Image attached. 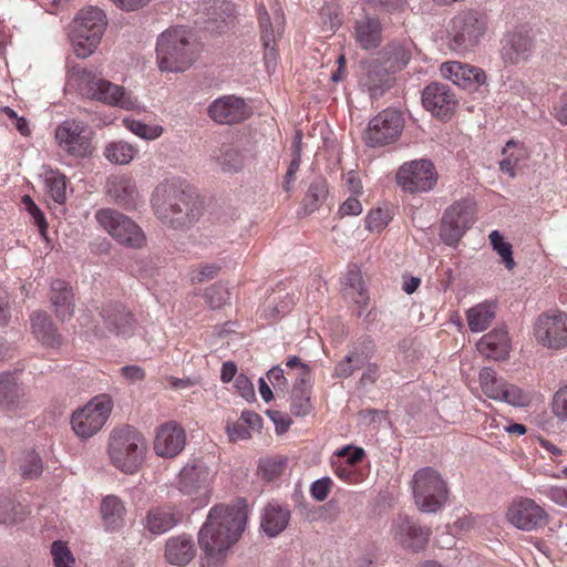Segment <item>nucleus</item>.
I'll list each match as a JSON object with an SVG mask.
<instances>
[{
    "label": "nucleus",
    "mask_w": 567,
    "mask_h": 567,
    "mask_svg": "<svg viewBox=\"0 0 567 567\" xmlns=\"http://www.w3.org/2000/svg\"><path fill=\"white\" fill-rule=\"evenodd\" d=\"M246 522L245 506H213L198 534V545L204 553L200 567H223L228 550L239 539Z\"/></svg>",
    "instance_id": "1"
},
{
    "label": "nucleus",
    "mask_w": 567,
    "mask_h": 567,
    "mask_svg": "<svg viewBox=\"0 0 567 567\" xmlns=\"http://www.w3.org/2000/svg\"><path fill=\"white\" fill-rule=\"evenodd\" d=\"M155 216L172 228H184L198 220L203 213L199 196L181 179H166L152 195Z\"/></svg>",
    "instance_id": "2"
},
{
    "label": "nucleus",
    "mask_w": 567,
    "mask_h": 567,
    "mask_svg": "<svg viewBox=\"0 0 567 567\" xmlns=\"http://www.w3.org/2000/svg\"><path fill=\"white\" fill-rule=\"evenodd\" d=\"M199 44L186 27L162 32L156 42V60L162 72H184L197 60Z\"/></svg>",
    "instance_id": "3"
},
{
    "label": "nucleus",
    "mask_w": 567,
    "mask_h": 567,
    "mask_svg": "<svg viewBox=\"0 0 567 567\" xmlns=\"http://www.w3.org/2000/svg\"><path fill=\"white\" fill-rule=\"evenodd\" d=\"M147 442L137 429L125 425L114 429L109 439L107 454L111 464L125 474H135L145 462Z\"/></svg>",
    "instance_id": "4"
},
{
    "label": "nucleus",
    "mask_w": 567,
    "mask_h": 567,
    "mask_svg": "<svg viewBox=\"0 0 567 567\" xmlns=\"http://www.w3.org/2000/svg\"><path fill=\"white\" fill-rule=\"evenodd\" d=\"M70 81L83 96L89 99L125 110H131L135 106V100L124 86L105 80L93 70L74 66L70 73Z\"/></svg>",
    "instance_id": "5"
},
{
    "label": "nucleus",
    "mask_w": 567,
    "mask_h": 567,
    "mask_svg": "<svg viewBox=\"0 0 567 567\" xmlns=\"http://www.w3.org/2000/svg\"><path fill=\"white\" fill-rule=\"evenodd\" d=\"M106 25V16L97 7H87L78 13L69 34L78 58L85 59L95 52Z\"/></svg>",
    "instance_id": "6"
},
{
    "label": "nucleus",
    "mask_w": 567,
    "mask_h": 567,
    "mask_svg": "<svg viewBox=\"0 0 567 567\" xmlns=\"http://www.w3.org/2000/svg\"><path fill=\"white\" fill-rule=\"evenodd\" d=\"M487 16L477 10L467 9L458 12L451 21L450 48L456 53L473 51L487 31Z\"/></svg>",
    "instance_id": "7"
},
{
    "label": "nucleus",
    "mask_w": 567,
    "mask_h": 567,
    "mask_svg": "<svg viewBox=\"0 0 567 567\" xmlns=\"http://www.w3.org/2000/svg\"><path fill=\"white\" fill-rule=\"evenodd\" d=\"M216 475V466H209L202 460H195L181 470L176 480V488L183 495L190 497L196 508L203 507L210 499Z\"/></svg>",
    "instance_id": "8"
},
{
    "label": "nucleus",
    "mask_w": 567,
    "mask_h": 567,
    "mask_svg": "<svg viewBox=\"0 0 567 567\" xmlns=\"http://www.w3.org/2000/svg\"><path fill=\"white\" fill-rule=\"evenodd\" d=\"M411 487L415 505L423 513H436L447 501V485L431 467L416 471Z\"/></svg>",
    "instance_id": "9"
},
{
    "label": "nucleus",
    "mask_w": 567,
    "mask_h": 567,
    "mask_svg": "<svg viewBox=\"0 0 567 567\" xmlns=\"http://www.w3.org/2000/svg\"><path fill=\"white\" fill-rule=\"evenodd\" d=\"M113 410V400L109 394H100L91 399L83 408L71 416L74 433L81 439H90L105 425Z\"/></svg>",
    "instance_id": "10"
},
{
    "label": "nucleus",
    "mask_w": 567,
    "mask_h": 567,
    "mask_svg": "<svg viewBox=\"0 0 567 567\" xmlns=\"http://www.w3.org/2000/svg\"><path fill=\"white\" fill-rule=\"evenodd\" d=\"M95 219L120 245L135 249L145 245L144 231L126 215L113 208H101L95 213Z\"/></svg>",
    "instance_id": "11"
},
{
    "label": "nucleus",
    "mask_w": 567,
    "mask_h": 567,
    "mask_svg": "<svg viewBox=\"0 0 567 567\" xmlns=\"http://www.w3.org/2000/svg\"><path fill=\"white\" fill-rule=\"evenodd\" d=\"M475 219V204L462 199L449 206L441 220L440 237L449 246L456 245Z\"/></svg>",
    "instance_id": "12"
},
{
    "label": "nucleus",
    "mask_w": 567,
    "mask_h": 567,
    "mask_svg": "<svg viewBox=\"0 0 567 567\" xmlns=\"http://www.w3.org/2000/svg\"><path fill=\"white\" fill-rule=\"evenodd\" d=\"M91 134L87 125L76 120H65L55 128V140L59 147L76 158H83L92 154Z\"/></svg>",
    "instance_id": "13"
},
{
    "label": "nucleus",
    "mask_w": 567,
    "mask_h": 567,
    "mask_svg": "<svg viewBox=\"0 0 567 567\" xmlns=\"http://www.w3.org/2000/svg\"><path fill=\"white\" fill-rule=\"evenodd\" d=\"M404 127L402 113L394 109H386L374 116L364 134L367 145L371 147L394 143Z\"/></svg>",
    "instance_id": "14"
},
{
    "label": "nucleus",
    "mask_w": 567,
    "mask_h": 567,
    "mask_svg": "<svg viewBox=\"0 0 567 567\" xmlns=\"http://www.w3.org/2000/svg\"><path fill=\"white\" fill-rule=\"evenodd\" d=\"M396 182L403 190L409 193L429 192L437 182V173L431 161H411L399 168Z\"/></svg>",
    "instance_id": "15"
},
{
    "label": "nucleus",
    "mask_w": 567,
    "mask_h": 567,
    "mask_svg": "<svg viewBox=\"0 0 567 567\" xmlns=\"http://www.w3.org/2000/svg\"><path fill=\"white\" fill-rule=\"evenodd\" d=\"M505 516L509 524L525 532L536 530L548 523V513L534 499L527 497L514 498Z\"/></svg>",
    "instance_id": "16"
},
{
    "label": "nucleus",
    "mask_w": 567,
    "mask_h": 567,
    "mask_svg": "<svg viewBox=\"0 0 567 567\" xmlns=\"http://www.w3.org/2000/svg\"><path fill=\"white\" fill-rule=\"evenodd\" d=\"M365 453L362 447L352 445L337 450L331 458L334 475L347 484L357 485L364 481V474L357 465L362 462Z\"/></svg>",
    "instance_id": "17"
},
{
    "label": "nucleus",
    "mask_w": 567,
    "mask_h": 567,
    "mask_svg": "<svg viewBox=\"0 0 567 567\" xmlns=\"http://www.w3.org/2000/svg\"><path fill=\"white\" fill-rule=\"evenodd\" d=\"M422 104L432 115L446 120L455 111L457 99L447 84L432 82L422 92Z\"/></svg>",
    "instance_id": "18"
},
{
    "label": "nucleus",
    "mask_w": 567,
    "mask_h": 567,
    "mask_svg": "<svg viewBox=\"0 0 567 567\" xmlns=\"http://www.w3.org/2000/svg\"><path fill=\"white\" fill-rule=\"evenodd\" d=\"M208 116L218 124H237L250 116V107L243 97L224 95L207 107Z\"/></svg>",
    "instance_id": "19"
},
{
    "label": "nucleus",
    "mask_w": 567,
    "mask_h": 567,
    "mask_svg": "<svg viewBox=\"0 0 567 567\" xmlns=\"http://www.w3.org/2000/svg\"><path fill=\"white\" fill-rule=\"evenodd\" d=\"M186 432L176 421L161 424L155 432L153 449L157 456L174 458L184 450Z\"/></svg>",
    "instance_id": "20"
},
{
    "label": "nucleus",
    "mask_w": 567,
    "mask_h": 567,
    "mask_svg": "<svg viewBox=\"0 0 567 567\" xmlns=\"http://www.w3.org/2000/svg\"><path fill=\"white\" fill-rule=\"evenodd\" d=\"M501 44V58L505 64L509 65L527 61L535 47L529 31L523 29L504 34Z\"/></svg>",
    "instance_id": "21"
},
{
    "label": "nucleus",
    "mask_w": 567,
    "mask_h": 567,
    "mask_svg": "<svg viewBox=\"0 0 567 567\" xmlns=\"http://www.w3.org/2000/svg\"><path fill=\"white\" fill-rule=\"evenodd\" d=\"M393 537L402 547L412 551L424 549L429 543L431 529L422 527L406 516H400L394 520Z\"/></svg>",
    "instance_id": "22"
},
{
    "label": "nucleus",
    "mask_w": 567,
    "mask_h": 567,
    "mask_svg": "<svg viewBox=\"0 0 567 567\" xmlns=\"http://www.w3.org/2000/svg\"><path fill=\"white\" fill-rule=\"evenodd\" d=\"M440 70L444 79L466 90H476L486 82L484 70L471 64L450 61L443 63Z\"/></svg>",
    "instance_id": "23"
},
{
    "label": "nucleus",
    "mask_w": 567,
    "mask_h": 567,
    "mask_svg": "<svg viewBox=\"0 0 567 567\" xmlns=\"http://www.w3.org/2000/svg\"><path fill=\"white\" fill-rule=\"evenodd\" d=\"M235 4L228 0H213L204 4L203 25L212 33H221L235 19Z\"/></svg>",
    "instance_id": "24"
},
{
    "label": "nucleus",
    "mask_w": 567,
    "mask_h": 567,
    "mask_svg": "<svg viewBox=\"0 0 567 567\" xmlns=\"http://www.w3.org/2000/svg\"><path fill=\"white\" fill-rule=\"evenodd\" d=\"M106 192L115 204L128 210L136 209L142 202L135 182L125 175L110 177Z\"/></svg>",
    "instance_id": "25"
},
{
    "label": "nucleus",
    "mask_w": 567,
    "mask_h": 567,
    "mask_svg": "<svg viewBox=\"0 0 567 567\" xmlns=\"http://www.w3.org/2000/svg\"><path fill=\"white\" fill-rule=\"evenodd\" d=\"M390 71L379 61L371 62L360 78L361 87L369 93L371 99L381 97L392 86L393 79Z\"/></svg>",
    "instance_id": "26"
},
{
    "label": "nucleus",
    "mask_w": 567,
    "mask_h": 567,
    "mask_svg": "<svg viewBox=\"0 0 567 567\" xmlns=\"http://www.w3.org/2000/svg\"><path fill=\"white\" fill-rule=\"evenodd\" d=\"M343 297L352 300L357 305V317L363 316L365 306L369 302V295L363 281L362 272L357 266L348 269L343 278L342 287Z\"/></svg>",
    "instance_id": "27"
},
{
    "label": "nucleus",
    "mask_w": 567,
    "mask_h": 567,
    "mask_svg": "<svg viewBox=\"0 0 567 567\" xmlns=\"http://www.w3.org/2000/svg\"><path fill=\"white\" fill-rule=\"evenodd\" d=\"M413 49L414 44L411 41H392L382 49L379 61L391 73H395L409 64Z\"/></svg>",
    "instance_id": "28"
},
{
    "label": "nucleus",
    "mask_w": 567,
    "mask_h": 567,
    "mask_svg": "<svg viewBox=\"0 0 567 567\" xmlns=\"http://www.w3.org/2000/svg\"><path fill=\"white\" fill-rule=\"evenodd\" d=\"M534 328L537 341L549 349H561L567 346V321H538Z\"/></svg>",
    "instance_id": "29"
},
{
    "label": "nucleus",
    "mask_w": 567,
    "mask_h": 567,
    "mask_svg": "<svg viewBox=\"0 0 567 567\" xmlns=\"http://www.w3.org/2000/svg\"><path fill=\"white\" fill-rule=\"evenodd\" d=\"M354 39L363 50L378 48L382 42V25L378 18L364 16L354 23Z\"/></svg>",
    "instance_id": "30"
},
{
    "label": "nucleus",
    "mask_w": 567,
    "mask_h": 567,
    "mask_svg": "<svg viewBox=\"0 0 567 567\" xmlns=\"http://www.w3.org/2000/svg\"><path fill=\"white\" fill-rule=\"evenodd\" d=\"M196 549L192 537L178 535L169 537L165 544V558L175 566H186L195 557Z\"/></svg>",
    "instance_id": "31"
},
{
    "label": "nucleus",
    "mask_w": 567,
    "mask_h": 567,
    "mask_svg": "<svg viewBox=\"0 0 567 567\" xmlns=\"http://www.w3.org/2000/svg\"><path fill=\"white\" fill-rule=\"evenodd\" d=\"M477 350L493 360H504L509 353V338L504 328L486 333L478 342Z\"/></svg>",
    "instance_id": "32"
},
{
    "label": "nucleus",
    "mask_w": 567,
    "mask_h": 567,
    "mask_svg": "<svg viewBox=\"0 0 567 567\" xmlns=\"http://www.w3.org/2000/svg\"><path fill=\"white\" fill-rule=\"evenodd\" d=\"M51 302L55 309L58 317H71L73 316V293L70 285L61 279L52 280L51 285Z\"/></svg>",
    "instance_id": "33"
},
{
    "label": "nucleus",
    "mask_w": 567,
    "mask_h": 567,
    "mask_svg": "<svg viewBox=\"0 0 567 567\" xmlns=\"http://www.w3.org/2000/svg\"><path fill=\"white\" fill-rule=\"evenodd\" d=\"M126 508L115 495H107L101 503V515L107 530L115 532L124 526Z\"/></svg>",
    "instance_id": "34"
},
{
    "label": "nucleus",
    "mask_w": 567,
    "mask_h": 567,
    "mask_svg": "<svg viewBox=\"0 0 567 567\" xmlns=\"http://www.w3.org/2000/svg\"><path fill=\"white\" fill-rule=\"evenodd\" d=\"M258 19L261 31V41L264 44V59L267 69L276 65V51H275V27L272 25L269 13L264 4L258 9Z\"/></svg>",
    "instance_id": "35"
},
{
    "label": "nucleus",
    "mask_w": 567,
    "mask_h": 567,
    "mask_svg": "<svg viewBox=\"0 0 567 567\" xmlns=\"http://www.w3.org/2000/svg\"><path fill=\"white\" fill-rule=\"evenodd\" d=\"M289 519L290 512L286 507L269 504L265 508L261 527L268 536L275 537L287 527Z\"/></svg>",
    "instance_id": "36"
},
{
    "label": "nucleus",
    "mask_w": 567,
    "mask_h": 567,
    "mask_svg": "<svg viewBox=\"0 0 567 567\" xmlns=\"http://www.w3.org/2000/svg\"><path fill=\"white\" fill-rule=\"evenodd\" d=\"M177 523L178 518L173 511L157 507L147 513L145 528L154 535H161L172 529Z\"/></svg>",
    "instance_id": "37"
},
{
    "label": "nucleus",
    "mask_w": 567,
    "mask_h": 567,
    "mask_svg": "<svg viewBox=\"0 0 567 567\" xmlns=\"http://www.w3.org/2000/svg\"><path fill=\"white\" fill-rule=\"evenodd\" d=\"M24 391L16 381L13 374L4 373L0 375V405L12 410L19 406Z\"/></svg>",
    "instance_id": "38"
},
{
    "label": "nucleus",
    "mask_w": 567,
    "mask_h": 567,
    "mask_svg": "<svg viewBox=\"0 0 567 567\" xmlns=\"http://www.w3.org/2000/svg\"><path fill=\"white\" fill-rule=\"evenodd\" d=\"M478 382L482 392L488 399L498 401L506 380L499 378L492 368L485 367L480 371Z\"/></svg>",
    "instance_id": "39"
},
{
    "label": "nucleus",
    "mask_w": 567,
    "mask_h": 567,
    "mask_svg": "<svg viewBox=\"0 0 567 567\" xmlns=\"http://www.w3.org/2000/svg\"><path fill=\"white\" fill-rule=\"evenodd\" d=\"M137 154V148L124 141L112 142L106 145L104 155L113 164L126 165Z\"/></svg>",
    "instance_id": "40"
},
{
    "label": "nucleus",
    "mask_w": 567,
    "mask_h": 567,
    "mask_svg": "<svg viewBox=\"0 0 567 567\" xmlns=\"http://www.w3.org/2000/svg\"><path fill=\"white\" fill-rule=\"evenodd\" d=\"M95 336L99 339H109L112 336L127 338L133 334L131 321H97L94 326Z\"/></svg>",
    "instance_id": "41"
},
{
    "label": "nucleus",
    "mask_w": 567,
    "mask_h": 567,
    "mask_svg": "<svg viewBox=\"0 0 567 567\" xmlns=\"http://www.w3.org/2000/svg\"><path fill=\"white\" fill-rule=\"evenodd\" d=\"M498 402H505L515 408H526L532 403L533 395L528 390L517 384L505 382Z\"/></svg>",
    "instance_id": "42"
},
{
    "label": "nucleus",
    "mask_w": 567,
    "mask_h": 567,
    "mask_svg": "<svg viewBox=\"0 0 567 567\" xmlns=\"http://www.w3.org/2000/svg\"><path fill=\"white\" fill-rule=\"evenodd\" d=\"M328 196V185L326 178L318 176L309 185L305 197V208L308 213L318 209Z\"/></svg>",
    "instance_id": "43"
},
{
    "label": "nucleus",
    "mask_w": 567,
    "mask_h": 567,
    "mask_svg": "<svg viewBox=\"0 0 567 567\" xmlns=\"http://www.w3.org/2000/svg\"><path fill=\"white\" fill-rule=\"evenodd\" d=\"M290 411L296 416H303L310 413V390L305 385V383H295L291 393Z\"/></svg>",
    "instance_id": "44"
},
{
    "label": "nucleus",
    "mask_w": 567,
    "mask_h": 567,
    "mask_svg": "<svg viewBox=\"0 0 567 567\" xmlns=\"http://www.w3.org/2000/svg\"><path fill=\"white\" fill-rule=\"evenodd\" d=\"M18 467L24 480H34L43 471L42 461L35 451H28L18 461Z\"/></svg>",
    "instance_id": "45"
},
{
    "label": "nucleus",
    "mask_w": 567,
    "mask_h": 567,
    "mask_svg": "<svg viewBox=\"0 0 567 567\" xmlns=\"http://www.w3.org/2000/svg\"><path fill=\"white\" fill-rule=\"evenodd\" d=\"M32 331L35 338L47 347H58L61 343V336L53 321H33Z\"/></svg>",
    "instance_id": "46"
},
{
    "label": "nucleus",
    "mask_w": 567,
    "mask_h": 567,
    "mask_svg": "<svg viewBox=\"0 0 567 567\" xmlns=\"http://www.w3.org/2000/svg\"><path fill=\"white\" fill-rule=\"evenodd\" d=\"M488 237L493 250H495L501 256L506 269L513 270L516 266V262L513 258L512 245L504 240L503 235L498 230H493Z\"/></svg>",
    "instance_id": "47"
},
{
    "label": "nucleus",
    "mask_w": 567,
    "mask_h": 567,
    "mask_svg": "<svg viewBox=\"0 0 567 567\" xmlns=\"http://www.w3.org/2000/svg\"><path fill=\"white\" fill-rule=\"evenodd\" d=\"M286 467L287 457L281 455L264 458L260 461L258 466L262 478L268 482H271L282 475Z\"/></svg>",
    "instance_id": "48"
},
{
    "label": "nucleus",
    "mask_w": 567,
    "mask_h": 567,
    "mask_svg": "<svg viewBox=\"0 0 567 567\" xmlns=\"http://www.w3.org/2000/svg\"><path fill=\"white\" fill-rule=\"evenodd\" d=\"M29 511L25 506L16 505L11 499L4 498L0 502V524H13L22 520Z\"/></svg>",
    "instance_id": "49"
},
{
    "label": "nucleus",
    "mask_w": 567,
    "mask_h": 567,
    "mask_svg": "<svg viewBox=\"0 0 567 567\" xmlns=\"http://www.w3.org/2000/svg\"><path fill=\"white\" fill-rule=\"evenodd\" d=\"M217 161L221 169L227 173H237L244 166L243 153L233 147L223 148Z\"/></svg>",
    "instance_id": "50"
},
{
    "label": "nucleus",
    "mask_w": 567,
    "mask_h": 567,
    "mask_svg": "<svg viewBox=\"0 0 567 567\" xmlns=\"http://www.w3.org/2000/svg\"><path fill=\"white\" fill-rule=\"evenodd\" d=\"M277 297H271L268 299V306L265 310L266 317H286L290 313L292 307L295 306V295L287 293L280 300H277Z\"/></svg>",
    "instance_id": "51"
},
{
    "label": "nucleus",
    "mask_w": 567,
    "mask_h": 567,
    "mask_svg": "<svg viewBox=\"0 0 567 567\" xmlns=\"http://www.w3.org/2000/svg\"><path fill=\"white\" fill-rule=\"evenodd\" d=\"M51 555L55 567H74L75 558L66 543L55 540L51 545Z\"/></svg>",
    "instance_id": "52"
},
{
    "label": "nucleus",
    "mask_w": 567,
    "mask_h": 567,
    "mask_svg": "<svg viewBox=\"0 0 567 567\" xmlns=\"http://www.w3.org/2000/svg\"><path fill=\"white\" fill-rule=\"evenodd\" d=\"M126 127L135 135L144 140H155L163 134V127L158 125H147L137 120H125Z\"/></svg>",
    "instance_id": "53"
},
{
    "label": "nucleus",
    "mask_w": 567,
    "mask_h": 567,
    "mask_svg": "<svg viewBox=\"0 0 567 567\" xmlns=\"http://www.w3.org/2000/svg\"><path fill=\"white\" fill-rule=\"evenodd\" d=\"M204 298L212 309H218L229 299V291L223 284L216 282L205 290Z\"/></svg>",
    "instance_id": "54"
},
{
    "label": "nucleus",
    "mask_w": 567,
    "mask_h": 567,
    "mask_svg": "<svg viewBox=\"0 0 567 567\" xmlns=\"http://www.w3.org/2000/svg\"><path fill=\"white\" fill-rule=\"evenodd\" d=\"M363 362L364 360L359 354L350 353L336 365V374L339 378H348L354 370L360 369Z\"/></svg>",
    "instance_id": "55"
},
{
    "label": "nucleus",
    "mask_w": 567,
    "mask_h": 567,
    "mask_svg": "<svg viewBox=\"0 0 567 567\" xmlns=\"http://www.w3.org/2000/svg\"><path fill=\"white\" fill-rule=\"evenodd\" d=\"M22 203L24 205L25 210L31 215L33 223L34 225H37L40 234L42 236H45L48 223L42 210L35 205V203L29 195H24L22 197Z\"/></svg>",
    "instance_id": "56"
},
{
    "label": "nucleus",
    "mask_w": 567,
    "mask_h": 567,
    "mask_svg": "<svg viewBox=\"0 0 567 567\" xmlns=\"http://www.w3.org/2000/svg\"><path fill=\"white\" fill-rule=\"evenodd\" d=\"M496 307L494 301L481 302L466 311V319H494Z\"/></svg>",
    "instance_id": "57"
},
{
    "label": "nucleus",
    "mask_w": 567,
    "mask_h": 567,
    "mask_svg": "<svg viewBox=\"0 0 567 567\" xmlns=\"http://www.w3.org/2000/svg\"><path fill=\"white\" fill-rule=\"evenodd\" d=\"M49 193L55 203L63 204L66 199V183L63 175L48 179Z\"/></svg>",
    "instance_id": "58"
},
{
    "label": "nucleus",
    "mask_w": 567,
    "mask_h": 567,
    "mask_svg": "<svg viewBox=\"0 0 567 567\" xmlns=\"http://www.w3.org/2000/svg\"><path fill=\"white\" fill-rule=\"evenodd\" d=\"M332 487H333V481L330 477L326 476V477L315 481L311 484L310 494L316 501L323 502L324 499H327Z\"/></svg>",
    "instance_id": "59"
},
{
    "label": "nucleus",
    "mask_w": 567,
    "mask_h": 567,
    "mask_svg": "<svg viewBox=\"0 0 567 567\" xmlns=\"http://www.w3.org/2000/svg\"><path fill=\"white\" fill-rule=\"evenodd\" d=\"M389 219V214L385 210L381 208L373 209L365 218L367 228L369 230H380L388 225Z\"/></svg>",
    "instance_id": "60"
},
{
    "label": "nucleus",
    "mask_w": 567,
    "mask_h": 567,
    "mask_svg": "<svg viewBox=\"0 0 567 567\" xmlns=\"http://www.w3.org/2000/svg\"><path fill=\"white\" fill-rule=\"evenodd\" d=\"M553 412L557 417L567 420V385L555 393L553 399Z\"/></svg>",
    "instance_id": "61"
},
{
    "label": "nucleus",
    "mask_w": 567,
    "mask_h": 567,
    "mask_svg": "<svg viewBox=\"0 0 567 567\" xmlns=\"http://www.w3.org/2000/svg\"><path fill=\"white\" fill-rule=\"evenodd\" d=\"M118 373L120 377H122L128 383L141 382L144 381L146 378L145 370L142 367L135 364L125 365L121 368Z\"/></svg>",
    "instance_id": "62"
},
{
    "label": "nucleus",
    "mask_w": 567,
    "mask_h": 567,
    "mask_svg": "<svg viewBox=\"0 0 567 567\" xmlns=\"http://www.w3.org/2000/svg\"><path fill=\"white\" fill-rule=\"evenodd\" d=\"M226 432L231 442L248 440L251 436L250 431L247 430V425L241 423L240 420L234 423H228L226 425Z\"/></svg>",
    "instance_id": "63"
},
{
    "label": "nucleus",
    "mask_w": 567,
    "mask_h": 567,
    "mask_svg": "<svg viewBox=\"0 0 567 567\" xmlns=\"http://www.w3.org/2000/svg\"><path fill=\"white\" fill-rule=\"evenodd\" d=\"M546 497L559 506L567 507V487L564 486H549L542 491Z\"/></svg>",
    "instance_id": "64"
}]
</instances>
